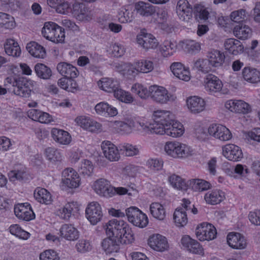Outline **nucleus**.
Masks as SVG:
<instances>
[{"label":"nucleus","mask_w":260,"mask_h":260,"mask_svg":"<svg viewBox=\"0 0 260 260\" xmlns=\"http://www.w3.org/2000/svg\"><path fill=\"white\" fill-rule=\"evenodd\" d=\"M87 219L92 225L96 224L102 219L103 214L101 205L96 202L90 203L85 210Z\"/></svg>","instance_id":"nucleus-9"},{"label":"nucleus","mask_w":260,"mask_h":260,"mask_svg":"<svg viewBox=\"0 0 260 260\" xmlns=\"http://www.w3.org/2000/svg\"><path fill=\"white\" fill-rule=\"evenodd\" d=\"M34 197L36 200L42 204H50L52 198L50 193L44 188H37L34 192Z\"/></svg>","instance_id":"nucleus-43"},{"label":"nucleus","mask_w":260,"mask_h":260,"mask_svg":"<svg viewBox=\"0 0 260 260\" xmlns=\"http://www.w3.org/2000/svg\"><path fill=\"white\" fill-rule=\"evenodd\" d=\"M225 49L230 53L236 55L244 51V47L238 40L230 38L226 40L224 43Z\"/></svg>","instance_id":"nucleus-30"},{"label":"nucleus","mask_w":260,"mask_h":260,"mask_svg":"<svg viewBox=\"0 0 260 260\" xmlns=\"http://www.w3.org/2000/svg\"><path fill=\"white\" fill-rule=\"evenodd\" d=\"M114 95L116 99L125 103L129 104L134 101V98L129 92L121 89L120 87L115 92Z\"/></svg>","instance_id":"nucleus-60"},{"label":"nucleus","mask_w":260,"mask_h":260,"mask_svg":"<svg viewBox=\"0 0 260 260\" xmlns=\"http://www.w3.org/2000/svg\"><path fill=\"white\" fill-rule=\"evenodd\" d=\"M26 49L28 52L35 57L44 58L46 56L45 48L35 42L27 44Z\"/></svg>","instance_id":"nucleus-42"},{"label":"nucleus","mask_w":260,"mask_h":260,"mask_svg":"<svg viewBox=\"0 0 260 260\" xmlns=\"http://www.w3.org/2000/svg\"><path fill=\"white\" fill-rule=\"evenodd\" d=\"M225 107L233 112L247 114L251 112V106L242 100H229L225 103Z\"/></svg>","instance_id":"nucleus-17"},{"label":"nucleus","mask_w":260,"mask_h":260,"mask_svg":"<svg viewBox=\"0 0 260 260\" xmlns=\"http://www.w3.org/2000/svg\"><path fill=\"white\" fill-rule=\"evenodd\" d=\"M97 84L101 89L109 93H114L120 87L119 81L112 78H102L98 81Z\"/></svg>","instance_id":"nucleus-24"},{"label":"nucleus","mask_w":260,"mask_h":260,"mask_svg":"<svg viewBox=\"0 0 260 260\" xmlns=\"http://www.w3.org/2000/svg\"><path fill=\"white\" fill-rule=\"evenodd\" d=\"M53 9L58 14L67 15L71 12V5L67 0H62Z\"/></svg>","instance_id":"nucleus-61"},{"label":"nucleus","mask_w":260,"mask_h":260,"mask_svg":"<svg viewBox=\"0 0 260 260\" xmlns=\"http://www.w3.org/2000/svg\"><path fill=\"white\" fill-rule=\"evenodd\" d=\"M170 70L178 79L188 81L190 80V74L188 68L185 67L179 62H175L171 64Z\"/></svg>","instance_id":"nucleus-26"},{"label":"nucleus","mask_w":260,"mask_h":260,"mask_svg":"<svg viewBox=\"0 0 260 260\" xmlns=\"http://www.w3.org/2000/svg\"><path fill=\"white\" fill-rule=\"evenodd\" d=\"M148 244L154 250L164 251L169 247L167 239L159 234H154L148 239Z\"/></svg>","instance_id":"nucleus-22"},{"label":"nucleus","mask_w":260,"mask_h":260,"mask_svg":"<svg viewBox=\"0 0 260 260\" xmlns=\"http://www.w3.org/2000/svg\"><path fill=\"white\" fill-rule=\"evenodd\" d=\"M106 234L118 239L121 244H128L134 242L135 238L131 228L123 220L114 219L107 224Z\"/></svg>","instance_id":"nucleus-1"},{"label":"nucleus","mask_w":260,"mask_h":260,"mask_svg":"<svg viewBox=\"0 0 260 260\" xmlns=\"http://www.w3.org/2000/svg\"><path fill=\"white\" fill-rule=\"evenodd\" d=\"M0 25L4 28L12 29L16 26V23L13 16L0 12Z\"/></svg>","instance_id":"nucleus-50"},{"label":"nucleus","mask_w":260,"mask_h":260,"mask_svg":"<svg viewBox=\"0 0 260 260\" xmlns=\"http://www.w3.org/2000/svg\"><path fill=\"white\" fill-rule=\"evenodd\" d=\"M94 167L92 162L87 159L83 160L79 168L80 174L84 176H90L93 172Z\"/></svg>","instance_id":"nucleus-57"},{"label":"nucleus","mask_w":260,"mask_h":260,"mask_svg":"<svg viewBox=\"0 0 260 260\" xmlns=\"http://www.w3.org/2000/svg\"><path fill=\"white\" fill-rule=\"evenodd\" d=\"M46 157L52 163L60 161L63 156L61 152L55 148L48 147L45 150Z\"/></svg>","instance_id":"nucleus-53"},{"label":"nucleus","mask_w":260,"mask_h":260,"mask_svg":"<svg viewBox=\"0 0 260 260\" xmlns=\"http://www.w3.org/2000/svg\"><path fill=\"white\" fill-rule=\"evenodd\" d=\"M210 136L221 141L231 140L232 134L229 128L221 124H212L209 126Z\"/></svg>","instance_id":"nucleus-11"},{"label":"nucleus","mask_w":260,"mask_h":260,"mask_svg":"<svg viewBox=\"0 0 260 260\" xmlns=\"http://www.w3.org/2000/svg\"><path fill=\"white\" fill-rule=\"evenodd\" d=\"M14 212L18 218L23 220L29 221L35 218V214L28 203L18 204L15 206Z\"/></svg>","instance_id":"nucleus-18"},{"label":"nucleus","mask_w":260,"mask_h":260,"mask_svg":"<svg viewBox=\"0 0 260 260\" xmlns=\"http://www.w3.org/2000/svg\"><path fill=\"white\" fill-rule=\"evenodd\" d=\"M252 33V30L250 27L243 23L236 25L233 29L234 36L242 40L249 38L251 36Z\"/></svg>","instance_id":"nucleus-35"},{"label":"nucleus","mask_w":260,"mask_h":260,"mask_svg":"<svg viewBox=\"0 0 260 260\" xmlns=\"http://www.w3.org/2000/svg\"><path fill=\"white\" fill-rule=\"evenodd\" d=\"M9 229L12 235L15 236L19 239L27 240L30 237V234L22 229L18 224H12L9 227Z\"/></svg>","instance_id":"nucleus-55"},{"label":"nucleus","mask_w":260,"mask_h":260,"mask_svg":"<svg viewBox=\"0 0 260 260\" xmlns=\"http://www.w3.org/2000/svg\"><path fill=\"white\" fill-rule=\"evenodd\" d=\"M117 70L123 76L128 78L134 77L140 73L136 65V61L134 63H123L116 66Z\"/></svg>","instance_id":"nucleus-34"},{"label":"nucleus","mask_w":260,"mask_h":260,"mask_svg":"<svg viewBox=\"0 0 260 260\" xmlns=\"http://www.w3.org/2000/svg\"><path fill=\"white\" fill-rule=\"evenodd\" d=\"M208 60L212 67L218 68L222 66L224 62L225 55L220 51L213 50L208 52Z\"/></svg>","instance_id":"nucleus-36"},{"label":"nucleus","mask_w":260,"mask_h":260,"mask_svg":"<svg viewBox=\"0 0 260 260\" xmlns=\"http://www.w3.org/2000/svg\"><path fill=\"white\" fill-rule=\"evenodd\" d=\"M187 108L192 114H196L205 110L206 102L205 100L198 96H191L186 101Z\"/></svg>","instance_id":"nucleus-16"},{"label":"nucleus","mask_w":260,"mask_h":260,"mask_svg":"<svg viewBox=\"0 0 260 260\" xmlns=\"http://www.w3.org/2000/svg\"><path fill=\"white\" fill-rule=\"evenodd\" d=\"M120 152L126 156H133L139 153V150L136 146L129 143H124L119 146Z\"/></svg>","instance_id":"nucleus-54"},{"label":"nucleus","mask_w":260,"mask_h":260,"mask_svg":"<svg viewBox=\"0 0 260 260\" xmlns=\"http://www.w3.org/2000/svg\"><path fill=\"white\" fill-rule=\"evenodd\" d=\"M72 13L76 19L80 21H88L92 17L91 11L83 4L74 5Z\"/></svg>","instance_id":"nucleus-25"},{"label":"nucleus","mask_w":260,"mask_h":260,"mask_svg":"<svg viewBox=\"0 0 260 260\" xmlns=\"http://www.w3.org/2000/svg\"><path fill=\"white\" fill-rule=\"evenodd\" d=\"M8 176L11 181H24L27 179V175L24 170H13L10 171Z\"/></svg>","instance_id":"nucleus-62"},{"label":"nucleus","mask_w":260,"mask_h":260,"mask_svg":"<svg viewBox=\"0 0 260 260\" xmlns=\"http://www.w3.org/2000/svg\"><path fill=\"white\" fill-rule=\"evenodd\" d=\"M60 236L69 241H75L79 237V232L71 224H63L59 230Z\"/></svg>","instance_id":"nucleus-27"},{"label":"nucleus","mask_w":260,"mask_h":260,"mask_svg":"<svg viewBox=\"0 0 260 260\" xmlns=\"http://www.w3.org/2000/svg\"><path fill=\"white\" fill-rule=\"evenodd\" d=\"M194 15L198 21H205L209 16L208 9L201 4H198L194 7Z\"/></svg>","instance_id":"nucleus-48"},{"label":"nucleus","mask_w":260,"mask_h":260,"mask_svg":"<svg viewBox=\"0 0 260 260\" xmlns=\"http://www.w3.org/2000/svg\"><path fill=\"white\" fill-rule=\"evenodd\" d=\"M150 97L154 102L165 104L169 102L176 101V96L169 92L168 90L163 86L153 85L149 86Z\"/></svg>","instance_id":"nucleus-5"},{"label":"nucleus","mask_w":260,"mask_h":260,"mask_svg":"<svg viewBox=\"0 0 260 260\" xmlns=\"http://www.w3.org/2000/svg\"><path fill=\"white\" fill-rule=\"evenodd\" d=\"M216 230L211 224L204 222L199 225L196 229L197 238L201 241H210L216 237Z\"/></svg>","instance_id":"nucleus-8"},{"label":"nucleus","mask_w":260,"mask_h":260,"mask_svg":"<svg viewBox=\"0 0 260 260\" xmlns=\"http://www.w3.org/2000/svg\"><path fill=\"white\" fill-rule=\"evenodd\" d=\"M134 11L135 9L128 6L121 7L118 12L119 21L121 23L132 22L135 18Z\"/></svg>","instance_id":"nucleus-37"},{"label":"nucleus","mask_w":260,"mask_h":260,"mask_svg":"<svg viewBox=\"0 0 260 260\" xmlns=\"http://www.w3.org/2000/svg\"><path fill=\"white\" fill-rule=\"evenodd\" d=\"M168 181L172 186L178 190H186L187 185L184 179L180 176L173 174L168 178Z\"/></svg>","instance_id":"nucleus-49"},{"label":"nucleus","mask_w":260,"mask_h":260,"mask_svg":"<svg viewBox=\"0 0 260 260\" xmlns=\"http://www.w3.org/2000/svg\"><path fill=\"white\" fill-rule=\"evenodd\" d=\"M192 188L196 191H203L211 187V184L203 179H195L192 180Z\"/></svg>","instance_id":"nucleus-59"},{"label":"nucleus","mask_w":260,"mask_h":260,"mask_svg":"<svg viewBox=\"0 0 260 260\" xmlns=\"http://www.w3.org/2000/svg\"><path fill=\"white\" fill-rule=\"evenodd\" d=\"M164 150L169 156L174 158H185L193 154L191 147L177 141L167 142Z\"/></svg>","instance_id":"nucleus-2"},{"label":"nucleus","mask_w":260,"mask_h":260,"mask_svg":"<svg viewBox=\"0 0 260 260\" xmlns=\"http://www.w3.org/2000/svg\"><path fill=\"white\" fill-rule=\"evenodd\" d=\"M135 11L142 17L152 16L156 12V7L148 3L140 1L135 4Z\"/></svg>","instance_id":"nucleus-28"},{"label":"nucleus","mask_w":260,"mask_h":260,"mask_svg":"<svg viewBox=\"0 0 260 260\" xmlns=\"http://www.w3.org/2000/svg\"><path fill=\"white\" fill-rule=\"evenodd\" d=\"M137 118L132 115H126L123 121H115L113 127L121 134H129L135 131L137 122Z\"/></svg>","instance_id":"nucleus-7"},{"label":"nucleus","mask_w":260,"mask_h":260,"mask_svg":"<svg viewBox=\"0 0 260 260\" xmlns=\"http://www.w3.org/2000/svg\"><path fill=\"white\" fill-rule=\"evenodd\" d=\"M223 156L230 160L237 161L243 157V153L239 147L232 144L225 145L222 147Z\"/></svg>","instance_id":"nucleus-19"},{"label":"nucleus","mask_w":260,"mask_h":260,"mask_svg":"<svg viewBox=\"0 0 260 260\" xmlns=\"http://www.w3.org/2000/svg\"><path fill=\"white\" fill-rule=\"evenodd\" d=\"M244 79L251 83H256L260 81V72L256 69L245 67L242 71Z\"/></svg>","instance_id":"nucleus-40"},{"label":"nucleus","mask_w":260,"mask_h":260,"mask_svg":"<svg viewBox=\"0 0 260 260\" xmlns=\"http://www.w3.org/2000/svg\"><path fill=\"white\" fill-rule=\"evenodd\" d=\"M125 214L128 221L135 226L143 228L148 223L147 215L136 207L127 208L125 210Z\"/></svg>","instance_id":"nucleus-6"},{"label":"nucleus","mask_w":260,"mask_h":260,"mask_svg":"<svg viewBox=\"0 0 260 260\" xmlns=\"http://www.w3.org/2000/svg\"><path fill=\"white\" fill-rule=\"evenodd\" d=\"M166 135L173 138L181 136L184 133L183 125L180 122L174 119L169 123L166 129Z\"/></svg>","instance_id":"nucleus-38"},{"label":"nucleus","mask_w":260,"mask_h":260,"mask_svg":"<svg viewBox=\"0 0 260 260\" xmlns=\"http://www.w3.org/2000/svg\"><path fill=\"white\" fill-rule=\"evenodd\" d=\"M76 208L75 203H68L56 210V214L62 219L69 220L71 217L73 212Z\"/></svg>","instance_id":"nucleus-44"},{"label":"nucleus","mask_w":260,"mask_h":260,"mask_svg":"<svg viewBox=\"0 0 260 260\" xmlns=\"http://www.w3.org/2000/svg\"><path fill=\"white\" fill-rule=\"evenodd\" d=\"M29 82L24 79L15 80L7 77L4 83L5 88L9 91L21 97L28 98L31 94V89L28 87Z\"/></svg>","instance_id":"nucleus-3"},{"label":"nucleus","mask_w":260,"mask_h":260,"mask_svg":"<svg viewBox=\"0 0 260 260\" xmlns=\"http://www.w3.org/2000/svg\"><path fill=\"white\" fill-rule=\"evenodd\" d=\"M40 260H60V258L56 251L53 250H46L40 254Z\"/></svg>","instance_id":"nucleus-64"},{"label":"nucleus","mask_w":260,"mask_h":260,"mask_svg":"<svg viewBox=\"0 0 260 260\" xmlns=\"http://www.w3.org/2000/svg\"><path fill=\"white\" fill-rule=\"evenodd\" d=\"M51 135L53 139L57 143L62 145H68L71 142V136L69 133L62 129L53 128Z\"/></svg>","instance_id":"nucleus-31"},{"label":"nucleus","mask_w":260,"mask_h":260,"mask_svg":"<svg viewBox=\"0 0 260 260\" xmlns=\"http://www.w3.org/2000/svg\"><path fill=\"white\" fill-rule=\"evenodd\" d=\"M95 110L98 114L105 117H113L118 114L116 108L105 102H101L96 104L95 106Z\"/></svg>","instance_id":"nucleus-33"},{"label":"nucleus","mask_w":260,"mask_h":260,"mask_svg":"<svg viewBox=\"0 0 260 260\" xmlns=\"http://www.w3.org/2000/svg\"><path fill=\"white\" fill-rule=\"evenodd\" d=\"M131 91L138 95L141 99H146L150 95L149 88L144 87L141 84L136 83L131 88Z\"/></svg>","instance_id":"nucleus-58"},{"label":"nucleus","mask_w":260,"mask_h":260,"mask_svg":"<svg viewBox=\"0 0 260 260\" xmlns=\"http://www.w3.org/2000/svg\"><path fill=\"white\" fill-rule=\"evenodd\" d=\"M4 47L5 52L8 55L18 57L21 54V50L18 43L13 39H7Z\"/></svg>","instance_id":"nucleus-45"},{"label":"nucleus","mask_w":260,"mask_h":260,"mask_svg":"<svg viewBox=\"0 0 260 260\" xmlns=\"http://www.w3.org/2000/svg\"><path fill=\"white\" fill-rule=\"evenodd\" d=\"M35 71L38 77L44 80L50 79L52 76L50 68L43 63H37L35 66Z\"/></svg>","instance_id":"nucleus-47"},{"label":"nucleus","mask_w":260,"mask_h":260,"mask_svg":"<svg viewBox=\"0 0 260 260\" xmlns=\"http://www.w3.org/2000/svg\"><path fill=\"white\" fill-rule=\"evenodd\" d=\"M152 216L159 220H163L166 217V210L163 205L158 202H154L150 206Z\"/></svg>","instance_id":"nucleus-46"},{"label":"nucleus","mask_w":260,"mask_h":260,"mask_svg":"<svg viewBox=\"0 0 260 260\" xmlns=\"http://www.w3.org/2000/svg\"><path fill=\"white\" fill-rule=\"evenodd\" d=\"M204 83L205 89L211 94L220 91L223 87L222 81L212 74L208 75L205 78Z\"/></svg>","instance_id":"nucleus-15"},{"label":"nucleus","mask_w":260,"mask_h":260,"mask_svg":"<svg viewBox=\"0 0 260 260\" xmlns=\"http://www.w3.org/2000/svg\"><path fill=\"white\" fill-rule=\"evenodd\" d=\"M42 34L46 39L56 43H62L65 37L64 29L52 22H46L44 23Z\"/></svg>","instance_id":"nucleus-4"},{"label":"nucleus","mask_w":260,"mask_h":260,"mask_svg":"<svg viewBox=\"0 0 260 260\" xmlns=\"http://www.w3.org/2000/svg\"><path fill=\"white\" fill-rule=\"evenodd\" d=\"M137 42L145 50L155 49L158 45L157 40L152 35L142 31L137 35Z\"/></svg>","instance_id":"nucleus-14"},{"label":"nucleus","mask_w":260,"mask_h":260,"mask_svg":"<svg viewBox=\"0 0 260 260\" xmlns=\"http://www.w3.org/2000/svg\"><path fill=\"white\" fill-rule=\"evenodd\" d=\"M195 137L201 141H205L209 139L210 136L209 127L206 128L203 125H196L194 127Z\"/></svg>","instance_id":"nucleus-56"},{"label":"nucleus","mask_w":260,"mask_h":260,"mask_svg":"<svg viewBox=\"0 0 260 260\" xmlns=\"http://www.w3.org/2000/svg\"><path fill=\"white\" fill-rule=\"evenodd\" d=\"M93 187L96 193L106 198H110L115 194V188L111 185L109 181L103 178L95 181Z\"/></svg>","instance_id":"nucleus-10"},{"label":"nucleus","mask_w":260,"mask_h":260,"mask_svg":"<svg viewBox=\"0 0 260 260\" xmlns=\"http://www.w3.org/2000/svg\"><path fill=\"white\" fill-rule=\"evenodd\" d=\"M194 67L203 73H208L211 70L212 66L208 59H199L194 64Z\"/></svg>","instance_id":"nucleus-63"},{"label":"nucleus","mask_w":260,"mask_h":260,"mask_svg":"<svg viewBox=\"0 0 260 260\" xmlns=\"http://www.w3.org/2000/svg\"><path fill=\"white\" fill-rule=\"evenodd\" d=\"M177 44L176 42L165 40L159 47V51L164 57L172 56L177 51Z\"/></svg>","instance_id":"nucleus-39"},{"label":"nucleus","mask_w":260,"mask_h":260,"mask_svg":"<svg viewBox=\"0 0 260 260\" xmlns=\"http://www.w3.org/2000/svg\"><path fill=\"white\" fill-rule=\"evenodd\" d=\"M56 69L58 73L65 78H76L79 72L77 68L70 63L60 62L57 65Z\"/></svg>","instance_id":"nucleus-21"},{"label":"nucleus","mask_w":260,"mask_h":260,"mask_svg":"<svg viewBox=\"0 0 260 260\" xmlns=\"http://www.w3.org/2000/svg\"><path fill=\"white\" fill-rule=\"evenodd\" d=\"M229 245L234 249H243L247 245L245 237L239 233H231L227 236Z\"/></svg>","instance_id":"nucleus-23"},{"label":"nucleus","mask_w":260,"mask_h":260,"mask_svg":"<svg viewBox=\"0 0 260 260\" xmlns=\"http://www.w3.org/2000/svg\"><path fill=\"white\" fill-rule=\"evenodd\" d=\"M153 119L155 122H161L169 126V123L174 119V115L169 111L157 110L153 112Z\"/></svg>","instance_id":"nucleus-41"},{"label":"nucleus","mask_w":260,"mask_h":260,"mask_svg":"<svg viewBox=\"0 0 260 260\" xmlns=\"http://www.w3.org/2000/svg\"><path fill=\"white\" fill-rule=\"evenodd\" d=\"M101 148L104 156L111 161H118L120 157V149L108 141H104L101 144Z\"/></svg>","instance_id":"nucleus-12"},{"label":"nucleus","mask_w":260,"mask_h":260,"mask_svg":"<svg viewBox=\"0 0 260 260\" xmlns=\"http://www.w3.org/2000/svg\"><path fill=\"white\" fill-rule=\"evenodd\" d=\"M62 181L64 185L70 188H77L80 183L79 176L72 168L64 169L62 173Z\"/></svg>","instance_id":"nucleus-13"},{"label":"nucleus","mask_w":260,"mask_h":260,"mask_svg":"<svg viewBox=\"0 0 260 260\" xmlns=\"http://www.w3.org/2000/svg\"><path fill=\"white\" fill-rule=\"evenodd\" d=\"M75 121L78 125L91 132H96L101 129V124L89 117L78 116Z\"/></svg>","instance_id":"nucleus-20"},{"label":"nucleus","mask_w":260,"mask_h":260,"mask_svg":"<svg viewBox=\"0 0 260 260\" xmlns=\"http://www.w3.org/2000/svg\"><path fill=\"white\" fill-rule=\"evenodd\" d=\"M119 243L120 242L115 237L109 236L105 238L102 242V246L106 253H112L117 252L119 249Z\"/></svg>","instance_id":"nucleus-32"},{"label":"nucleus","mask_w":260,"mask_h":260,"mask_svg":"<svg viewBox=\"0 0 260 260\" xmlns=\"http://www.w3.org/2000/svg\"><path fill=\"white\" fill-rule=\"evenodd\" d=\"M225 199V193L220 189H213L206 192L204 196L206 202L210 205H217Z\"/></svg>","instance_id":"nucleus-29"},{"label":"nucleus","mask_w":260,"mask_h":260,"mask_svg":"<svg viewBox=\"0 0 260 260\" xmlns=\"http://www.w3.org/2000/svg\"><path fill=\"white\" fill-rule=\"evenodd\" d=\"M136 65L140 73H148L154 69V62L149 59H142L136 61Z\"/></svg>","instance_id":"nucleus-51"},{"label":"nucleus","mask_w":260,"mask_h":260,"mask_svg":"<svg viewBox=\"0 0 260 260\" xmlns=\"http://www.w3.org/2000/svg\"><path fill=\"white\" fill-rule=\"evenodd\" d=\"M174 219L177 226H183L188 221L186 211L183 208L177 209L173 215Z\"/></svg>","instance_id":"nucleus-52"}]
</instances>
